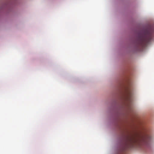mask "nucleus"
<instances>
[{
  "label": "nucleus",
  "instance_id": "nucleus-1",
  "mask_svg": "<svg viewBox=\"0 0 154 154\" xmlns=\"http://www.w3.org/2000/svg\"><path fill=\"white\" fill-rule=\"evenodd\" d=\"M154 29L151 27L145 29L139 34L136 41L137 46L143 48L149 44L152 39Z\"/></svg>",
  "mask_w": 154,
  "mask_h": 154
},
{
  "label": "nucleus",
  "instance_id": "nucleus-2",
  "mask_svg": "<svg viewBox=\"0 0 154 154\" xmlns=\"http://www.w3.org/2000/svg\"><path fill=\"white\" fill-rule=\"evenodd\" d=\"M131 140L132 142L138 144L140 145H147L150 140V137L148 135L143 133L138 135L136 138L133 137Z\"/></svg>",
  "mask_w": 154,
  "mask_h": 154
},
{
  "label": "nucleus",
  "instance_id": "nucleus-3",
  "mask_svg": "<svg viewBox=\"0 0 154 154\" xmlns=\"http://www.w3.org/2000/svg\"><path fill=\"white\" fill-rule=\"evenodd\" d=\"M126 97L128 100L131 101L132 100V93L131 91L128 89H127L126 90Z\"/></svg>",
  "mask_w": 154,
  "mask_h": 154
}]
</instances>
